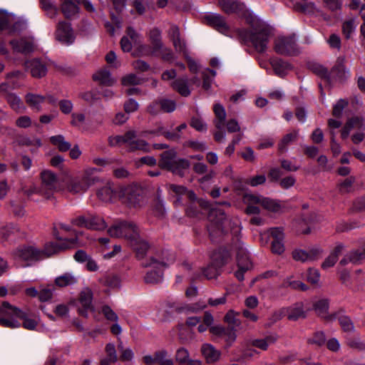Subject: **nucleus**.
<instances>
[{"mask_svg":"<svg viewBox=\"0 0 365 365\" xmlns=\"http://www.w3.org/2000/svg\"><path fill=\"white\" fill-rule=\"evenodd\" d=\"M208 218L210 222L207 228L213 242H220L229 235L232 236V242L240 236L241 228L238 222L227 218L222 210H212Z\"/></svg>","mask_w":365,"mask_h":365,"instance_id":"1","label":"nucleus"},{"mask_svg":"<svg viewBox=\"0 0 365 365\" xmlns=\"http://www.w3.org/2000/svg\"><path fill=\"white\" fill-rule=\"evenodd\" d=\"M276 334L267 336L264 339H255L250 341V344L255 347L266 351L269 345L274 344L277 340Z\"/></svg>","mask_w":365,"mask_h":365,"instance_id":"35","label":"nucleus"},{"mask_svg":"<svg viewBox=\"0 0 365 365\" xmlns=\"http://www.w3.org/2000/svg\"><path fill=\"white\" fill-rule=\"evenodd\" d=\"M19 232V229L14 226H6L0 229V240L4 242L16 236Z\"/></svg>","mask_w":365,"mask_h":365,"instance_id":"51","label":"nucleus"},{"mask_svg":"<svg viewBox=\"0 0 365 365\" xmlns=\"http://www.w3.org/2000/svg\"><path fill=\"white\" fill-rule=\"evenodd\" d=\"M339 322L342 329L346 332H351L354 330V327L351 319L346 316H339Z\"/></svg>","mask_w":365,"mask_h":365,"instance_id":"63","label":"nucleus"},{"mask_svg":"<svg viewBox=\"0 0 365 365\" xmlns=\"http://www.w3.org/2000/svg\"><path fill=\"white\" fill-rule=\"evenodd\" d=\"M164 46L163 41L151 43L150 46L143 45L141 46V52L145 56H157Z\"/></svg>","mask_w":365,"mask_h":365,"instance_id":"46","label":"nucleus"},{"mask_svg":"<svg viewBox=\"0 0 365 365\" xmlns=\"http://www.w3.org/2000/svg\"><path fill=\"white\" fill-rule=\"evenodd\" d=\"M204 19L207 25L213 27L222 34H225L229 31V26L225 21V18L219 14H209L205 16Z\"/></svg>","mask_w":365,"mask_h":365,"instance_id":"20","label":"nucleus"},{"mask_svg":"<svg viewBox=\"0 0 365 365\" xmlns=\"http://www.w3.org/2000/svg\"><path fill=\"white\" fill-rule=\"evenodd\" d=\"M232 248L236 252V260L237 266L245 267V269H250L252 264L247 252L243 247V244L240 240L239 237L232 242Z\"/></svg>","mask_w":365,"mask_h":365,"instance_id":"16","label":"nucleus"},{"mask_svg":"<svg viewBox=\"0 0 365 365\" xmlns=\"http://www.w3.org/2000/svg\"><path fill=\"white\" fill-rule=\"evenodd\" d=\"M49 140L51 143L56 146L59 152H67L71 148V144L66 141L65 137L62 135L51 136Z\"/></svg>","mask_w":365,"mask_h":365,"instance_id":"38","label":"nucleus"},{"mask_svg":"<svg viewBox=\"0 0 365 365\" xmlns=\"http://www.w3.org/2000/svg\"><path fill=\"white\" fill-rule=\"evenodd\" d=\"M6 98L9 104L10 105V106L15 111H17V112L20 111V109L24 107L21 99L12 93H11L9 95H8V96Z\"/></svg>","mask_w":365,"mask_h":365,"instance_id":"61","label":"nucleus"},{"mask_svg":"<svg viewBox=\"0 0 365 365\" xmlns=\"http://www.w3.org/2000/svg\"><path fill=\"white\" fill-rule=\"evenodd\" d=\"M3 308H6V315L15 316L23 322V327L29 330H34L38 324V320L29 317L27 313L16 307L12 306L8 302H3Z\"/></svg>","mask_w":365,"mask_h":365,"instance_id":"11","label":"nucleus"},{"mask_svg":"<svg viewBox=\"0 0 365 365\" xmlns=\"http://www.w3.org/2000/svg\"><path fill=\"white\" fill-rule=\"evenodd\" d=\"M61 11L67 19L73 18L79 12L78 0H60Z\"/></svg>","mask_w":365,"mask_h":365,"instance_id":"24","label":"nucleus"},{"mask_svg":"<svg viewBox=\"0 0 365 365\" xmlns=\"http://www.w3.org/2000/svg\"><path fill=\"white\" fill-rule=\"evenodd\" d=\"M22 28L23 24L19 21L16 22L11 28H9L8 17L0 13V31L9 29V32L13 33L21 31Z\"/></svg>","mask_w":365,"mask_h":365,"instance_id":"43","label":"nucleus"},{"mask_svg":"<svg viewBox=\"0 0 365 365\" xmlns=\"http://www.w3.org/2000/svg\"><path fill=\"white\" fill-rule=\"evenodd\" d=\"M79 302L82 307L78 308V314L84 317H88V312H93L94 307L92 304L93 292L91 289L86 287L83 289L78 297Z\"/></svg>","mask_w":365,"mask_h":365,"instance_id":"14","label":"nucleus"},{"mask_svg":"<svg viewBox=\"0 0 365 365\" xmlns=\"http://www.w3.org/2000/svg\"><path fill=\"white\" fill-rule=\"evenodd\" d=\"M56 39L63 43L69 45L73 43L75 36L71 24L66 21L58 24L56 31Z\"/></svg>","mask_w":365,"mask_h":365,"instance_id":"17","label":"nucleus"},{"mask_svg":"<svg viewBox=\"0 0 365 365\" xmlns=\"http://www.w3.org/2000/svg\"><path fill=\"white\" fill-rule=\"evenodd\" d=\"M96 168L88 169L82 177L71 178L66 185L67 190L73 194L84 192L88 188L98 181L97 177L92 176V173L96 171Z\"/></svg>","mask_w":365,"mask_h":365,"instance_id":"6","label":"nucleus"},{"mask_svg":"<svg viewBox=\"0 0 365 365\" xmlns=\"http://www.w3.org/2000/svg\"><path fill=\"white\" fill-rule=\"evenodd\" d=\"M24 66L34 78H41L46 75L47 67L45 63L38 58L26 61Z\"/></svg>","mask_w":365,"mask_h":365,"instance_id":"19","label":"nucleus"},{"mask_svg":"<svg viewBox=\"0 0 365 365\" xmlns=\"http://www.w3.org/2000/svg\"><path fill=\"white\" fill-rule=\"evenodd\" d=\"M77 282V279L71 273H65L64 274L56 278L55 284L59 287H64L73 285Z\"/></svg>","mask_w":365,"mask_h":365,"instance_id":"42","label":"nucleus"},{"mask_svg":"<svg viewBox=\"0 0 365 365\" xmlns=\"http://www.w3.org/2000/svg\"><path fill=\"white\" fill-rule=\"evenodd\" d=\"M41 254L39 249L31 245L19 247L12 252L15 259L26 262L27 265L41 260Z\"/></svg>","mask_w":365,"mask_h":365,"instance_id":"9","label":"nucleus"},{"mask_svg":"<svg viewBox=\"0 0 365 365\" xmlns=\"http://www.w3.org/2000/svg\"><path fill=\"white\" fill-rule=\"evenodd\" d=\"M356 24L354 19L345 21L342 25V31L346 38H349L351 34L355 31Z\"/></svg>","mask_w":365,"mask_h":365,"instance_id":"59","label":"nucleus"},{"mask_svg":"<svg viewBox=\"0 0 365 365\" xmlns=\"http://www.w3.org/2000/svg\"><path fill=\"white\" fill-rule=\"evenodd\" d=\"M287 319L291 321H297L299 319H305L307 313L304 309L302 302H297L293 305L285 307Z\"/></svg>","mask_w":365,"mask_h":365,"instance_id":"26","label":"nucleus"},{"mask_svg":"<svg viewBox=\"0 0 365 365\" xmlns=\"http://www.w3.org/2000/svg\"><path fill=\"white\" fill-rule=\"evenodd\" d=\"M201 352L208 364L217 361L221 356L220 351L216 349L212 345L209 344H205L202 346Z\"/></svg>","mask_w":365,"mask_h":365,"instance_id":"30","label":"nucleus"},{"mask_svg":"<svg viewBox=\"0 0 365 365\" xmlns=\"http://www.w3.org/2000/svg\"><path fill=\"white\" fill-rule=\"evenodd\" d=\"M168 352L165 349L156 351L153 355H146L143 357V361L146 365H174L172 359H168Z\"/></svg>","mask_w":365,"mask_h":365,"instance_id":"15","label":"nucleus"},{"mask_svg":"<svg viewBox=\"0 0 365 365\" xmlns=\"http://www.w3.org/2000/svg\"><path fill=\"white\" fill-rule=\"evenodd\" d=\"M190 354L187 349L184 347L179 348L177 349L175 359L179 364H185L190 359Z\"/></svg>","mask_w":365,"mask_h":365,"instance_id":"60","label":"nucleus"},{"mask_svg":"<svg viewBox=\"0 0 365 365\" xmlns=\"http://www.w3.org/2000/svg\"><path fill=\"white\" fill-rule=\"evenodd\" d=\"M128 244L135 252V256L138 259H144L150 249L149 243L142 238L140 235L130 241Z\"/></svg>","mask_w":365,"mask_h":365,"instance_id":"23","label":"nucleus"},{"mask_svg":"<svg viewBox=\"0 0 365 365\" xmlns=\"http://www.w3.org/2000/svg\"><path fill=\"white\" fill-rule=\"evenodd\" d=\"M16 143L20 146H32L36 145L37 148H40L42 145V143L40 138H37L34 140H31L30 138L26 135H19L16 138Z\"/></svg>","mask_w":365,"mask_h":365,"instance_id":"50","label":"nucleus"},{"mask_svg":"<svg viewBox=\"0 0 365 365\" xmlns=\"http://www.w3.org/2000/svg\"><path fill=\"white\" fill-rule=\"evenodd\" d=\"M326 339L324 332L318 331L314 332L313 336L307 339V343L320 347L324 345Z\"/></svg>","mask_w":365,"mask_h":365,"instance_id":"52","label":"nucleus"},{"mask_svg":"<svg viewBox=\"0 0 365 365\" xmlns=\"http://www.w3.org/2000/svg\"><path fill=\"white\" fill-rule=\"evenodd\" d=\"M41 185L39 187V194L46 200H50L57 190L58 180L56 175L50 170H43L41 173Z\"/></svg>","mask_w":365,"mask_h":365,"instance_id":"8","label":"nucleus"},{"mask_svg":"<svg viewBox=\"0 0 365 365\" xmlns=\"http://www.w3.org/2000/svg\"><path fill=\"white\" fill-rule=\"evenodd\" d=\"M43 9L50 18H54L58 14L55 0H41Z\"/></svg>","mask_w":365,"mask_h":365,"instance_id":"47","label":"nucleus"},{"mask_svg":"<svg viewBox=\"0 0 365 365\" xmlns=\"http://www.w3.org/2000/svg\"><path fill=\"white\" fill-rule=\"evenodd\" d=\"M244 200L250 204H259L263 208L271 212H278L281 206L277 201L259 195L245 194Z\"/></svg>","mask_w":365,"mask_h":365,"instance_id":"12","label":"nucleus"},{"mask_svg":"<svg viewBox=\"0 0 365 365\" xmlns=\"http://www.w3.org/2000/svg\"><path fill=\"white\" fill-rule=\"evenodd\" d=\"M297 138V131H294L293 133H290L285 135L278 144V149L279 152H286L287 145H289L291 143L294 142V140H296Z\"/></svg>","mask_w":365,"mask_h":365,"instance_id":"49","label":"nucleus"},{"mask_svg":"<svg viewBox=\"0 0 365 365\" xmlns=\"http://www.w3.org/2000/svg\"><path fill=\"white\" fill-rule=\"evenodd\" d=\"M218 4L222 10L227 14L239 13L245 9L244 4L237 1L218 0Z\"/></svg>","mask_w":365,"mask_h":365,"instance_id":"29","label":"nucleus"},{"mask_svg":"<svg viewBox=\"0 0 365 365\" xmlns=\"http://www.w3.org/2000/svg\"><path fill=\"white\" fill-rule=\"evenodd\" d=\"M230 259L231 255L225 248H220L211 255V262L220 269L224 267Z\"/></svg>","mask_w":365,"mask_h":365,"instance_id":"25","label":"nucleus"},{"mask_svg":"<svg viewBox=\"0 0 365 365\" xmlns=\"http://www.w3.org/2000/svg\"><path fill=\"white\" fill-rule=\"evenodd\" d=\"M294 9L303 13H312L315 10V4L313 2H305L303 4L296 3L293 6Z\"/></svg>","mask_w":365,"mask_h":365,"instance_id":"62","label":"nucleus"},{"mask_svg":"<svg viewBox=\"0 0 365 365\" xmlns=\"http://www.w3.org/2000/svg\"><path fill=\"white\" fill-rule=\"evenodd\" d=\"M190 165V162L187 160L178 158L177 153L173 149L164 151L160 155L159 166L180 177L184 176V170L187 169Z\"/></svg>","mask_w":365,"mask_h":365,"instance_id":"3","label":"nucleus"},{"mask_svg":"<svg viewBox=\"0 0 365 365\" xmlns=\"http://www.w3.org/2000/svg\"><path fill=\"white\" fill-rule=\"evenodd\" d=\"M25 101L27 105L33 108L34 112H38L41 105L45 101V97L38 94L29 93L25 96Z\"/></svg>","mask_w":365,"mask_h":365,"instance_id":"34","label":"nucleus"},{"mask_svg":"<svg viewBox=\"0 0 365 365\" xmlns=\"http://www.w3.org/2000/svg\"><path fill=\"white\" fill-rule=\"evenodd\" d=\"M145 191L137 184L121 187L118 192L121 202L130 208L140 207L143 205Z\"/></svg>","mask_w":365,"mask_h":365,"instance_id":"4","label":"nucleus"},{"mask_svg":"<svg viewBox=\"0 0 365 365\" xmlns=\"http://www.w3.org/2000/svg\"><path fill=\"white\" fill-rule=\"evenodd\" d=\"M71 123L72 125L78 127L80 129H86L92 126L89 115H72Z\"/></svg>","mask_w":365,"mask_h":365,"instance_id":"45","label":"nucleus"},{"mask_svg":"<svg viewBox=\"0 0 365 365\" xmlns=\"http://www.w3.org/2000/svg\"><path fill=\"white\" fill-rule=\"evenodd\" d=\"M270 35V29L265 25H259L252 31L243 30L240 32L242 38L250 41L258 53L266 51Z\"/></svg>","mask_w":365,"mask_h":365,"instance_id":"2","label":"nucleus"},{"mask_svg":"<svg viewBox=\"0 0 365 365\" xmlns=\"http://www.w3.org/2000/svg\"><path fill=\"white\" fill-rule=\"evenodd\" d=\"M128 145L131 151L140 150L144 152H150V150L149 144L144 140H135V138H134L128 141Z\"/></svg>","mask_w":365,"mask_h":365,"instance_id":"48","label":"nucleus"},{"mask_svg":"<svg viewBox=\"0 0 365 365\" xmlns=\"http://www.w3.org/2000/svg\"><path fill=\"white\" fill-rule=\"evenodd\" d=\"M101 283L106 287L114 289L120 287V279L117 275L108 274L101 279Z\"/></svg>","mask_w":365,"mask_h":365,"instance_id":"55","label":"nucleus"},{"mask_svg":"<svg viewBox=\"0 0 365 365\" xmlns=\"http://www.w3.org/2000/svg\"><path fill=\"white\" fill-rule=\"evenodd\" d=\"M163 279V272L158 271L148 272L144 277V280L147 284H158Z\"/></svg>","mask_w":365,"mask_h":365,"instance_id":"58","label":"nucleus"},{"mask_svg":"<svg viewBox=\"0 0 365 365\" xmlns=\"http://www.w3.org/2000/svg\"><path fill=\"white\" fill-rule=\"evenodd\" d=\"M314 309L318 316L326 319L327 321H332L336 319V314L327 315L329 309V301L327 299H321L315 302Z\"/></svg>","mask_w":365,"mask_h":365,"instance_id":"31","label":"nucleus"},{"mask_svg":"<svg viewBox=\"0 0 365 365\" xmlns=\"http://www.w3.org/2000/svg\"><path fill=\"white\" fill-rule=\"evenodd\" d=\"M291 288L294 290H302L306 291L308 289V287L303 282L297 280H294L293 277L290 276L285 278L282 283L278 287L279 289Z\"/></svg>","mask_w":365,"mask_h":365,"instance_id":"37","label":"nucleus"},{"mask_svg":"<svg viewBox=\"0 0 365 365\" xmlns=\"http://www.w3.org/2000/svg\"><path fill=\"white\" fill-rule=\"evenodd\" d=\"M190 125L199 132H205L207 130V124L199 116L192 118Z\"/></svg>","mask_w":365,"mask_h":365,"instance_id":"64","label":"nucleus"},{"mask_svg":"<svg viewBox=\"0 0 365 365\" xmlns=\"http://www.w3.org/2000/svg\"><path fill=\"white\" fill-rule=\"evenodd\" d=\"M356 179L354 176H350L346 178L343 182L339 184V192L341 194L349 193L352 191L353 184Z\"/></svg>","mask_w":365,"mask_h":365,"instance_id":"54","label":"nucleus"},{"mask_svg":"<svg viewBox=\"0 0 365 365\" xmlns=\"http://www.w3.org/2000/svg\"><path fill=\"white\" fill-rule=\"evenodd\" d=\"M112 237L124 238L128 243L140 236L138 225L133 221L118 220L108 230Z\"/></svg>","mask_w":365,"mask_h":365,"instance_id":"5","label":"nucleus"},{"mask_svg":"<svg viewBox=\"0 0 365 365\" xmlns=\"http://www.w3.org/2000/svg\"><path fill=\"white\" fill-rule=\"evenodd\" d=\"M115 193V192L109 184L106 185L97 190L98 197L104 202L111 201Z\"/></svg>","mask_w":365,"mask_h":365,"instance_id":"44","label":"nucleus"},{"mask_svg":"<svg viewBox=\"0 0 365 365\" xmlns=\"http://www.w3.org/2000/svg\"><path fill=\"white\" fill-rule=\"evenodd\" d=\"M137 135L135 131L129 130L126 132L123 135H116L114 137L109 138V144L111 146H116L120 144H128V141L136 138Z\"/></svg>","mask_w":365,"mask_h":365,"instance_id":"36","label":"nucleus"},{"mask_svg":"<svg viewBox=\"0 0 365 365\" xmlns=\"http://www.w3.org/2000/svg\"><path fill=\"white\" fill-rule=\"evenodd\" d=\"M14 51L21 53H29L34 51L33 42L27 38L14 39L10 41Z\"/></svg>","mask_w":365,"mask_h":365,"instance_id":"28","label":"nucleus"},{"mask_svg":"<svg viewBox=\"0 0 365 365\" xmlns=\"http://www.w3.org/2000/svg\"><path fill=\"white\" fill-rule=\"evenodd\" d=\"M270 64L274 73L279 77L285 76L292 68L287 61L279 58H272L270 59Z\"/></svg>","mask_w":365,"mask_h":365,"instance_id":"27","label":"nucleus"},{"mask_svg":"<svg viewBox=\"0 0 365 365\" xmlns=\"http://www.w3.org/2000/svg\"><path fill=\"white\" fill-rule=\"evenodd\" d=\"M202 273L207 279H211L220 275V269L210 262L207 267L202 269Z\"/></svg>","mask_w":365,"mask_h":365,"instance_id":"57","label":"nucleus"},{"mask_svg":"<svg viewBox=\"0 0 365 365\" xmlns=\"http://www.w3.org/2000/svg\"><path fill=\"white\" fill-rule=\"evenodd\" d=\"M239 313L235 312L234 310H229L224 317V321L227 323L229 327H239L241 325V322L237 318Z\"/></svg>","mask_w":365,"mask_h":365,"instance_id":"53","label":"nucleus"},{"mask_svg":"<svg viewBox=\"0 0 365 365\" xmlns=\"http://www.w3.org/2000/svg\"><path fill=\"white\" fill-rule=\"evenodd\" d=\"M271 237L273 238L272 242V251L274 254L281 255L284 251V230L281 227H272L269 230Z\"/></svg>","mask_w":365,"mask_h":365,"instance_id":"18","label":"nucleus"},{"mask_svg":"<svg viewBox=\"0 0 365 365\" xmlns=\"http://www.w3.org/2000/svg\"><path fill=\"white\" fill-rule=\"evenodd\" d=\"M24 74L20 71H14L8 73L6 76V78L8 82L12 85V88H17L20 87V84L16 81V79H23Z\"/></svg>","mask_w":365,"mask_h":365,"instance_id":"56","label":"nucleus"},{"mask_svg":"<svg viewBox=\"0 0 365 365\" xmlns=\"http://www.w3.org/2000/svg\"><path fill=\"white\" fill-rule=\"evenodd\" d=\"M93 78L101 84L108 86H112L115 82L111 78L110 73L107 70L98 71L93 75Z\"/></svg>","mask_w":365,"mask_h":365,"instance_id":"39","label":"nucleus"},{"mask_svg":"<svg viewBox=\"0 0 365 365\" xmlns=\"http://www.w3.org/2000/svg\"><path fill=\"white\" fill-rule=\"evenodd\" d=\"M310 69L320 78H322L326 84L331 86V77L328 70L323 66L314 63L310 66Z\"/></svg>","mask_w":365,"mask_h":365,"instance_id":"41","label":"nucleus"},{"mask_svg":"<svg viewBox=\"0 0 365 365\" xmlns=\"http://www.w3.org/2000/svg\"><path fill=\"white\" fill-rule=\"evenodd\" d=\"M345 58L339 56L337 58L334 66L329 71L331 77V84L334 81L342 82L349 77V71L345 67Z\"/></svg>","mask_w":365,"mask_h":365,"instance_id":"13","label":"nucleus"},{"mask_svg":"<svg viewBox=\"0 0 365 365\" xmlns=\"http://www.w3.org/2000/svg\"><path fill=\"white\" fill-rule=\"evenodd\" d=\"M67 248V246L64 244L58 245L54 242H49L45 245L43 250H40L42 253L41 259L47 257H50L53 255L57 254L61 250H64Z\"/></svg>","mask_w":365,"mask_h":365,"instance_id":"32","label":"nucleus"},{"mask_svg":"<svg viewBox=\"0 0 365 365\" xmlns=\"http://www.w3.org/2000/svg\"><path fill=\"white\" fill-rule=\"evenodd\" d=\"M365 259V252L361 249L353 250L347 252L340 260L339 264L345 266L349 263L353 264H361Z\"/></svg>","mask_w":365,"mask_h":365,"instance_id":"22","label":"nucleus"},{"mask_svg":"<svg viewBox=\"0 0 365 365\" xmlns=\"http://www.w3.org/2000/svg\"><path fill=\"white\" fill-rule=\"evenodd\" d=\"M352 129L364 130L365 120L362 117L358 115L349 118L341 131V138H347Z\"/></svg>","mask_w":365,"mask_h":365,"instance_id":"21","label":"nucleus"},{"mask_svg":"<svg viewBox=\"0 0 365 365\" xmlns=\"http://www.w3.org/2000/svg\"><path fill=\"white\" fill-rule=\"evenodd\" d=\"M171 86L182 96L187 97L190 94V89L188 86V79L186 77L175 79L172 82Z\"/></svg>","mask_w":365,"mask_h":365,"instance_id":"33","label":"nucleus"},{"mask_svg":"<svg viewBox=\"0 0 365 365\" xmlns=\"http://www.w3.org/2000/svg\"><path fill=\"white\" fill-rule=\"evenodd\" d=\"M71 223L77 227L93 230H103L107 227L106 222L102 217L91 212L72 219Z\"/></svg>","mask_w":365,"mask_h":365,"instance_id":"7","label":"nucleus"},{"mask_svg":"<svg viewBox=\"0 0 365 365\" xmlns=\"http://www.w3.org/2000/svg\"><path fill=\"white\" fill-rule=\"evenodd\" d=\"M274 49L280 55L292 56L298 53V48L294 35L279 36L274 41Z\"/></svg>","mask_w":365,"mask_h":365,"instance_id":"10","label":"nucleus"},{"mask_svg":"<svg viewBox=\"0 0 365 365\" xmlns=\"http://www.w3.org/2000/svg\"><path fill=\"white\" fill-rule=\"evenodd\" d=\"M225 117L226 115H217L214 123L218 131L214 133V138L217 142H221L225 138V132L221 130L225 125Z\"/></svg>","mask_w":365,"mask_h":365,"instance_id":"40","label":"nucleus"}]
</instances>
